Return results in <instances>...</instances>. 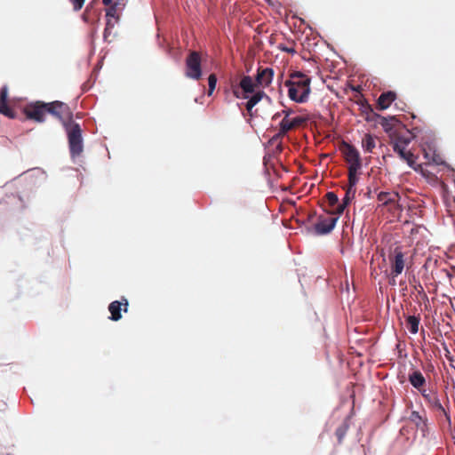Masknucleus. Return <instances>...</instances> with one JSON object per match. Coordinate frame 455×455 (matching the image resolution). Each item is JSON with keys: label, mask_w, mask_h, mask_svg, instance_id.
I'll list each match as a JSON object with an SVG mask.
<instances>
[{"label": "nucleus", "mask_w": 455, "mask_h": 455, "mask_svg": "<svg viewBox=\"0 0 455 455\" xmlns=\"http://www.w3.org/2000/svg\"><path fill=\"white\" fill-rule=\"evenodd\" d=\"M47 107V114H51L52 116L58 118L64 127L69 125V124H73V114L70 110V108L61 101H52L46 103Z\"/></svg>", "instance_id": "obj_4"}, {"label": "nucleus", "mask_w": 455, "mask_h": 455, "mask_svg": "<svg viewBox=\"0 0 455 455\" xmlns=\"http://www.w3.org/2000/svg\"><path fill=\"white\" fill-rule=\"evenodd\" d=\"M358 181H355V183L352 185L350 180H348V185L346 190V195L343 198V203L339 204L335 209L332 211V214H341L347 205L351 202V200L355 197V185Z\"/></svg>", "instance_id": "obj_15"}, {"label": "nucleus", "mask_w": 455, "mask_h": 455, "mask_svg": "<svg viewBox=\"0 0 455 455\" xmlns=\"http://www.w3.org/2000/svg\"><path fill=\"white\" fill-rule=\"evenodd\" d=\"M377 199L381 203L382 205L389 206L390 211H399L403 210L402 206L399 204L401 199L400 195L397 192H385L381 191L378 194Z\"/></svg>", "instance_id": "obj_11"}, {"label": "nucleus", "mask_w": 455, "mask_h": 455, "mask_svg": "<svg viewBox=\"0 0 455 455\" xmlns=\"http://www.w3.org/2000/svg\"><path fill=\"white\" fill-rule=\"evenodd\" d=\"M294 129L291 119L283 118L279 124V132L275 135L276 138L283 137L288 132Z\"/></svg>", "instance_id": "obj_21"}, {"label": "nucleus", "mask_w": 455, "mask_h": 455, "mask_svg": "<svg viewBox=\"0 0 455 455\" xmlns=\"http://www.w3.org/2000/svg\"><path fill=\"white\" fill-rule=\"evenodd\" d=\"M419 316L409 315L406 318V325L412 334H416L419 331Z\"/></svg>", "instance_id": "obj_23"}, {"label": "nucleus", "mask_w": 455, "mask_h": 455, "mask_svg": "<svg viewBox=\"0 0 455 455\" xmlns=\"http://www.w3.org/2000/svg\"><path fill=\"white\" fill-rule=\"evenodd\" d=\"M239 87L243 90V99L249 98L248 94H251L256 91V88L259 87L258 84L255 81L252 80L251 76H243L239 83Z\"/></svg>", "instance_id": "obj_17"}, {"label": "nucleus", "mask_w": 455, "mask_h": 455, "mask_svg": "<svg viewBox=\"0 0 455 455\" xmlns=\"http://www.w3.org/2000/svg\"><path fill=\"white\" fill-rule=\"evenodd\" d=\"M306 121H307V119L305 117H302V116H296V117L291 119V123H292L293 128L300 126Z\"/></svg>", "instance_id": "obj_31"}, {"label": "nucleus", "mask_w": 455, "mask_h": 455, "mask_svg": "<svg viewBox=\"0 0 455 455\" xmlns=\"http://www.w3.org/2000/svg\"><path fill=\"white\" fill-rule=\"evenodd\" d=\"M263 97H267V94L261 91H255L252 93V96L246 102V109L250 113V116H252L251 110L252 108L262 100Z\"/></svg>", "instance_id": "obj_20"}, {"label": "nucleus", "mask_w": 455, "mask_h": 455, "mask_svg": "<svg viewBox=\"0 0 455 455\" xmlns=\"http://www.w3.org/2000/svg\"><path fill=\"white\" fill-rule=\"evenodd\" d=\"M216 84H217V76L214 74H211L208 77V85H209L208 95L209 96H211L212 94L213 91L215 90Z\"/></svg>", "instance_id": "obj_27"}, {"label": "nucleus", "mask_w": 455, "mask_h": 455, "mask_svg": "<svg viewBox=\"0 0 455 455\" xmlns=\"http://www.w3.org/2000/svg\"><path fill=\"white\" fill-rule=\"evenodd\" d=\"M408 420L413 424L418 430L421 431L423 435H426L427 429V419L426 416H422L419 412L412 411L408 417Z\"/></svg>", "instance_id": "obj_16"}, {"label": "nucleus", "mask_w": 455, "mask_h": 455, "mask_svg": "<svg viewBox=\"0 0 455 455\" xmlns=\"http://www.w3.org/2000/svg\"><path fill=\"white\" fill-rule=\"evenodd\" d=\"M8 99V87L3 86L0 90V102H7Z\"/></svg>", "instance_id": "obj_30"}, {"label": "nucleus", "mask_w": 455, "mask_h": 455, "mask_svg": "<svg viewBox=\"0 0 455 455\" xmlns=\"http://www.w3.org/2000/svg\"><path fill=\"white\" fill-rule=\"evenodd\" d=\"M186 76L194 80L202 76L201 56L197 52H190L186 59Z\"/></svg>", "instance_id": "obj_7"}, {"label": "nucleus", "mask_w": 455, "mask_h": 455, "mask_svg": "<svg viewBox=\"0 0 455 455\" xmlns=\"http://www.w3.org/2000/svg\"><path fill=\"white\" fill-rule=\"evenodd\" d=\"M340 151L346 163L348 164L347 178L352 185L358 181V173L362 169V161L358 150L351 144L343 142L340 146Z\"/></svg>", "instance_id": "obj_2"}, {"label": "nucleus", "mask_w": 455, "mask_h": 455, "mask_svg": "<svg viewBox=\"0 0 455 455\" xmlns=\"http://www.w3.org/2000/svg\"><path fill=\"white\" fill-rule=\"evenodd\" d=\"M292 113L291 109H283L282 110V115H283V118H289V116Z\"/></svg>", "instance_id": "obj_39"}, {"label": "nucleus", "mask_w": 455, "mask_h": 455, "mask_svg": "<svg viewBox=\"0 0 455 455\" xmlns=\"http://www.w3.org/2000/svg\"><path fill=\"white\" fill-rule=\"evenodd\" d=\"M408 380L411 385L417 390L426 387L427 383L426 378L419 370H413L411 373H409Z\"/></svg>", "instance_id": "obj_19"}, {"label": "nucleus", "mask_w": 455, "mask_h": 455, "mask_svg": "<svg viewBox=\"0 0 455 455\" xmlns=\"http://www.w3.org/2000/svg\"><path fill=\"white\" fill-rule=\"evenodd\" d=\"M274 77V70L271 68H262L259 67L257 69V75H256V82L258 84L259 87H267L270 85V84L273 81Z\"/></svg>", "instance_id": "obj_13"}, {"label": "nucleus", "mask_w": 455, "mask_h": 455, "mask_svg": "<svg viewBox=\"0 0 455 455\" xmlns=\"http://www.w3.org/2000/svg\"><path fill=\"white\" fill-rule=\"evenodd\" d=\"M419 290H418L419 292L423 291V287L421 284H419Z\"/></svg>", "instance_id": "obj_46"}, {"label": "nucleus", "mask_w": 455, "mask_h": 455, "mask_svg": "<svg viewBox=\"0 0 455 455\" xmlns=\"http://www.w3.org/2000/svg\"><path fill=\"white\" fill-rule=\"evenodd\" d=\"M325 197L327 199V202L329 204V205L331 207H337L339 204V198L337 196V195L334 193V192H328L326 195H325Z\"/></svg>", "instance_id": "obj_26"}, {"label": "nucleus", "mask_w": 455, "mask_h": 455, "mask_svg": "<svg viewBox=\"0 0 455 455\" xmlns=\"http://www.w3.org/2000/svg\"><path fill=\"white\" fill-rule=\"evenodd\" d=\"M113 0H102V3L105 5H110L112 4Z\"/></svg>", "instance_id": "obj_42"}, {"label": "nucleus", "mask_w": 455, "mask_h": 455, "mask_svg": "<svg viewBox=\"0 0 455 455\" xmlns=\"http://www.w3.org/2000/svg\"><path fill=\"white\" fill-rule=\"evenodd\" d=\"M0 113L7 117L14 118V111L11 108L7 102H0Z\"/></svg>", "instance_id": "obj_25"}, {"label": "nucleus", "mask_w": 455, "mask_h": 455, "mask_svg": "<svg viewBox=\"0 0 455 455\" xmlns=\"http://www.w3.org/2000/svg\"><path fill=\"white\" fill-rule=\"evenodd\" d=\"M113 28H114V23H112L110 19H108L106 28L104 29V38L105 39L107 38V32H108V30H111Z\"/></svg>", "instance_id": "obj_37"}, {"label": "nucleus", "mask_w": 455, "mask_h": 455, "mask_svg": "<svg viewBox=\"0 0 455 455\" xmlns=\"http://www.w3.org/2000/svg\"><path fill=\"white\" fill-rule=\"evenodd\" d=\"M395 99L396 94L392 91L382 92L378 99L377 108L380 110L387 109Z\"/></svg>", "instance_id": "obj_18"}, {"label": "nucleus", "mask_w": 455, "mask_h": 455, "mask_svg": "<svg viewBox=\"0 0 455 455\" xmlns=\"http://www.w3.org/2000/svg\"><path fill=\"white\" fill-rule=\"evenodd\" d=\"M23 113L27 119L33 120L37 123H43L47 115L46 103L43 101H36L28 104L23 108Z\"/></svg>", "instance_id": "obj_6"}, {"label": "nucleus", "mask_w": 455, "mask_h": 455, "mask_svg": "<svg viewBox=\"0 0 455 455\" xmlns=\"http://www.w3.org/2000/svg\"><path fill=\"white\" fill-rule=\"evenodd\" d=\"M382 126L385 128L386 132H389V128L384 123H382Z\"/></svg>", "instance_id": "obj_45"}, {"label": "nucleus", "mask_w": 455, "mask_h": 455, "mask_svg": "<svg viewBox=\"0 0 455 455\" xmlns=\"http://www.w3.org/2000/svg\"><path fill=\"white\" fill-rule=\"evenodd\" d=\"M339 217L321 215L315 224V232L318 235L331 233L336 226Z\"/></svg>", "instance_id": "obj_9"}, {"label": "nucleus", "mask_w": 455, "mask_h": 455, "mask_svg": "<svg viewBox=\"0 0 455 455\" xmlns=\"http://www.w3.org/2000/svg\"><path fill=\"white\" fill-rule=\"evenodd\" d=\"M233 93L234 95L236 97V98H240V95H239V92L237 89L234 88L233 89Z\"/></svg>", "instance_id": "obj_41"}, {"label": "nucleus", "mask_w": 455, "mask_h": 455, "mask_svg": "<svg viewBox=\"0 0 455 455\" xmlns=\"http://www.w3.org/2000/svg\"><path fill=\"white\" fill-rule=\"evenodd\" d=\"M5 408H6V404L4 403L0 404V411H5Z\"/></svg>", "instance_id": "obj_43"}, {"label": "nucleus", "mask_w": 455, "mask_h": 455, "mask_svg": "<svg viewBox=\"0 0 455 455\" xmlns=\"http://www.w3.org/2000/svg\"><path fill=\"white\" fill-rule=\"evenodd\" d=\"M455 269L449 270V269H442V272L445 274V275L449 278V280H451L453 277V272Z\"/></svg>", "instance_id": "obj_38"}, {"label": "nucleus", "mask_w": 455, "mask_h": 455, "mask_svg": "<svg viewBox=\"0 0 455 455\" xmlns=\"http://www.w3.org/2000/svg\"><path fill=\"white\" fill-rule=\"evenodd\" d=\"M362 147L364 151L371 153L376 147L374 137L370 133H366L362 140Z\"/></svg>", "instance_id": "obj_22"}, {"label": "nucleus", "mask_w": 455, "mask_h": 455, "mask_svg": "<svg viewBox=\"0 0 455 455\" xmlns=\"http://www.w3.org/2000/svg\"><path fill=\"white\" fill-rule=\"evenodd\" d=\"M435 389H427L425 387L418 389V391L421 394L422 397L426 399V396H428Z\"/></svg>", "instance_id": "obj_36"}, {"label": "nucleus", "mask_w": 455, "mask_h": 455, "mask_svg": "<svg viewBox=\"0 0 455 455\" xmlns=\"http://www.w3.org/2000/svg\"><path fill=\"white\" fill-rule=\"evenodd\" d=\"M430 163H434L437 165L443 164L441 156L439 154H436L435 151H433L432 156L430 158Z\"/></svg>", "instance_id": "obj_32"}, {"label": "nucleus", "mask_w": 455, "mask_h": 455, "mask_svg": "<svg viewBox=\"0 0 455 455\" xmlns=\"http://www.w3.org/2000/svg\"><path fill=\"white\" fill-rule=\"evenodd\" d=\"M390 264V276L395 279L401 275L405 267V253L401 247H395L388 255Z\"/></svg>", "instance_id": "obj_5"}, {"label": "nucleus", "mask_w": 455, "mask_h": 455, "mask_svg": "<svg viewBox=\"0 0 455 455\" xmlns=\"http://www.w3.org/2000/svg\"><path fill=\"white\" fill-rule=\"evenodd\" d=\"M75 12H78L82 9L85 0H69Z\"/></svg>", "instance_id": "obj_29"}, {"label": "nucleus", "mask_w": 455, "mask_h": 455, "mask_svg": "<svg viewBox=\"0 0 455 455\" xmlns=\"http://www.w3.org/2000/svg\"><path fill=\"white\" fill-rule=\"evenodd\" d=\"M278 48L282 51V52H288V53H291V54H294L296 53V50L294 49V47L292 46H286V45H283V44H280L278 46Z\"/></svg>", "instance_id": "obj_34"}, {"label": "nucleus", "mask_w": 455, "mask_h": 455, "mask_svg": "<svg viewBox=\"0 0 455 455\" xmlns=\"http://www.w3.org/2000/svg\"><path fill=\"white\" fill-rule=\"evenodd\" d=\"M282 116V111L281 112H277L275 113L274 116H273V120H275L277 119L278 117H280Z\"/></svg>", "instance_id": "obj_40"}, {"label": "nucleus", "mask_w": 455, "mask_h": 455, "mask_svg": "<svg viewBox=\"0 0 455 455\" xmlns=\"http://www.w3.org/2000/svg\"><path fill=\"white\" fill-rule=\"evenodd\" d=\"M361 104H362V108H363V113H365L366 115L373 113V110H372L371 105L368 104L365 100H363V101H362Z\"/></svg>", "instance_id": "obj_33"}, {"label": "nucleus", "mask_w": 455, "mask_h": 455, "mask_svg": "<svg viewBox=\"0 0 455 455\" xmlns=\"http://www.w3.org/2000/svg\"><path fill=\"white\" fill-rule=\"evenodd\" d=\"M351 89H352L353 91H355V92H360V91H359L360 86H356V87H355V86H351Z\"/></svg>", "instance_id": "obj_44"}, {"label": "nucleus", "mask_w": 455, "mask_h": 455, "mask_svg": "<svg viewBox=\"0 0 455 455\" xmlns=\"http://www.w3.org/2000/svg\"><path fill=\"white\" fill-rule=\"evenodd\" d=\"M424 400L430 410L441 412L449 422L451 421V416L441 403L436 390H434L430 395H428V396H426V399Z\"/></svg>", "instance_id": "obj_12"}, {"label": "nucleus", "mask_w": 455, "mask_h": 455, "mask_svg": "<svg viewBox=\"0 0 455 455\" xmlns=\"http://www.w3.org/2000/svg\"><path fill=\"white\" fill-rule=\"evenodd\" d=\"M389 136L391 146L392 143H397L400 147L403 148H407L415 137L411 131L402 126L395 128Z\"/></svg>", "instance_id": "obj_8"}, {"label": "nucleus", "mask_w": 455, "mask_h": 455, "mask_svg": "<svg viewBox=\"0 0 455 455\" xmlns=\"http://www.w3.org/2000/svg\"><path fill=\"white\" fill-rule=\"evenodd\" d=\"M111 33V30H108V32H107V37L110 35Z\"/></svg>", "instance_id": "obj_47"}, {"label": "nucleus", "mask_w": 455, "mask_h": 455, "mask_svg": "<svg viewBox=\"0 0 455 455\" xmlns=\"http://www.w3.org/2000/svg\"><path fill=\"white\" fill-rule=\"evenodd\" d=\"M392 148L394 152H395L402 160L405 161L410 167L423 173L422 165L416 164L417 156L411 151L406 150L407 148L400 147L397 143H392Z\"/></svg>", "instance_id": "obj_10"}, {"label": "nucleus", "mask_w": 455, "mask_h": 455, "mask_svg": "<svg viewBox=\"0 0 455 455\" xmlns=\"http://www.w3.org/2000/svg\"><path fill=\"white\" fill-rule=\"evenodd\" d=\"M128 305V300L124 297L122 298L121 301L115 300L111 302L108 306V311L110 312L111 315L109 316V319L115 322L119 321L122 318V306H124V311L127 312Z\"/></svg>", "instance_id": "obj_14"}, {"label": "nucleus", "mask_w": 455, "mask_h": 455, "mask_svg": "<svg viewBox=\"0 0 455 455\" xmlns=\"http://www.w3.org/2000/svg\"><path fill=\"white\" fill-rule=\"evenodd\" d=\"M348 430V424L347 422L344 421L337 429L335 432V435L338 438L339 443H341L343 441V438L347 435V432Z\"/></svg>", "instance_id": "obj_24"}, {"label": "nucleus", "mask_w": 455, "mask_h": 455, "mask_svg": "<svg viewBox=\"0 0 455 455\" xmlns=\"http://www.w3.org/2000/svg\"><path fill=\"white\" fill-rule=\"evenodd\" d=\"M433 151L434 150L430 147H428V148H424L423 149L424 157L426 158L427 163H430V158L432 156Z\"/></svg>", "instance_id": "obj_35"}, {"label": "nucleus", "mask_w": 455, "mask_h": 455, "mask_svg": "<svg viewBox=\"0 0 455 455\" xmlns=\"http://www.w3.org/2000/svg\"><path fill=\"white\" fill-rule=\"evenodd\" d=\"M65 129L68 133L70 155L72 157H76L83 152L84 148L80 125L74 122L69 124Z\"/></svg>", "instance_id": "obj_3"}, {"label": "nucleus", "mask_w": 455, "mask_h": 455, "mask_svg": "<svg viewBox=\"0 0 455 455\" xmlns=\"http://www.w3.org/2000/svg\"><path fill=\"white\" fill-rule=\"evenodd\" d=\"M117 3L111 4L108 5V9L107 10L106 16L108 18H116L118 19V16L116 15V10H117Z\"/></svg>", "instance_id": "obj_28"}, {"label": "nucleus", "mask_w": 455, "mask_h": 455, "mask_svg": "<svg viewBox=\"0 0 455 455\" xmlns=\"http://www.w3.org/2000/svg\"><path fill=\"white\" fill-rule=\"evenodd\" d=\"M311 79L300 71H295L290 75V79L284 82L288 87L289 98L298 103L307 102L311 92Z\"/></svg>", "instance_id": "obj_1"}]
</instances>
